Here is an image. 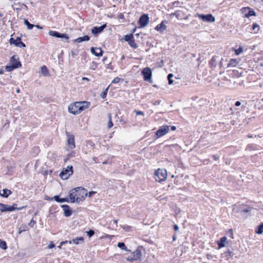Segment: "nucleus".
Masks as SVG:
<instances>
[{"label":"nucleus","mask_w":263,"mask_h":263,"mask_svg":"<svg viewBox=\"0 0 263 263\" xmlns=\"http://www.w3.org/2000/svg\"><path fill=\"white\" fill-rule=\"evenodd\" d=\"M90 102H77L69 106L68 111L73 115L78 114L88 108Z\"/></svg>","instance_id":"f257e3e1"},{"label":"nucleus","mask_w":263,"mask_h":263,"mask_svg":"<svg viewBox=\"0 0 263 263\" xmlns=\"http://www.w3.org/2000/svg\"><path fill=\"white\" fill-rule=\"evenodd\" d=\"M87 195V190L82 187H76L69 192V197H86Z\"/></svg>","instance_id":"f03ea898"},{"label":"nucleus","mask_w":263,"mask_h":263,"mask_svg":"<svg viewBox=\"0 0 263 263\" xmlns=\"http://www.w3.org/2000/svg\"><path fill=\"white\" fill-rule=\"evenodd\" d=\"M73 173V167L72 165H69L66 168H64L60 173V177L63 180H66L72 175Z\"/></svg>","instance_id":"7ed1b4c3"},{"label":"nucleus","mask_w":263,"mask_h":263,"mask_svg":"<svg viewBox=\"0 0 263 263\" xmlns=\"http://www.w3.org/2000/svg\"><path fill=\"white\" fill-rule=\"evenodd\" d=\"M234 212L240 213L243 219H246L248 215L247 213L250 211V209L246 208L243 205H237L233 209Z\"/></svg>","instance_id":"20e7f679"},{"label":"nucleus","mask_w":263,"mask_h":263,"mask_svg":"<svg viewBox=\"0 0 263 263\" xmlns=\"http://www.w3.org/2000/svg\"><path fill=\"white\" fill-rule=\"evenodd\" d=\"M156 180L158 182L164 181L167 178V172L165 169L159 168L155 173Z\"/></svg>","instance_id":"39448f33"},{"label":"nucleus","mask_w":263,"mask_h":263,"mask_svg":"<svg viewBox=\"0 0 263 263\" xmlns=\"http://www.w3.org/2000/svg\"><path fill=\"white\" fill-rule=\"evenodd\" d=\"M1 209L0 210L2 212L6 211H12L15 209L21 210L24 208L26 207V205H23L21 207H17L16 204H14L12 205H9L7 204H0Z\"/></svg>","instance_id":"423d86ee"},{"label":"nucleus","mask_w":263,"mask_h":263,"mask_svg":"<svg viewBox=\"0 0 263 263\" xmlns=\"http://www.w3.org/2000/svg\"><path fill=\"white\" fill-rule=\"evenodd\" d=\"M85 198H54L55 200L58 202H66L68 203H79L82 202Z\"/></svg>","instance_id":"0eeeda50"},{"label":"nucleus","mask_w":263,"mask_h":263,"mask_svg":"<svg viewBox=\"0 0 263 263\" xmlns=\"http://www.w3.org/2000/svg\"><path fill=\"white\" fill-rule=\"evenodd\" d=\"M197 15L201 18L203 21L209 22V23H213L215 21V17L211 14H208L206 15L201 14H197Z\"/></svg>","instance_id":"6e6552de"},{"label":"nucleus","mask_w":263,"mask_h":263,"mask_svg":"<svg viewBox=\"0 0 263 263\" xmlns=\"http://www.w3.org/2000/svg\"><path fill=\"white\" fill-rule=\"evenodd\" d=\"M170 130L168 126H163L161 127L156 132V135L159 138L165 135Z\"/></svg>","instance_id":"1a4fd4ad"},{"label":"nucleus","mask_w":263,"mask_h":263,"mask_svg":"<svg viewBox=\"0 0 263 263\" xmlns=\"http://www.w3.org/2000/svg\"><path fill=\"white\" fill-rule=\"evenodd\" d=\"M149 21V17L147 14H143L139 20V23L141 27L146 26Z\"/></svg>","instance_id":"9d476101"},{"label":"nucleus","mask_w":263,"mask_h":263,"mask_svg":"<svg viewBox=\"0 0 263 263\" xmlns=\"http://www.w3.org/2000/svg\"><path fill=\"white\" fill-rule=\"evenodd\" d=\"M66 135L68 137V147L71 149L74 148L76 146L74 136L70 135L68 132H66Z\"/></svg>","instance_id":"9b49d317"},{"label":"nucleus","mask_w":263,"mask_h":263,"mask_svg":"<svg viewBox=\"0 0 263 263\" xmlns=\"http://www.w3.org/2000/svg\"><path fill=\"white\" fill-rule=\"evenodd\" d=\"M48 33L49 35L58 38H64L66 40H68L69 39V37L66 34L60 33L55 31L50 30Z\"/></svg>","instance_id":"f8f14e48"},{"label":"nucleus","mask_w":263,"mask_h":263,"mask_svg":"<svg viewBox=\"0 0 263 263\" xmlns=\"http://www.w3.org/2000/svg\"><path fill=\"white\" fill-rule=\"evenodd\" d=\"M142 73L144 76L145 81H148L151 79L152 73L150 68L147 67L144 68L142 71Z\"/></svg>","instance_id":"ddd939ff"},{"label":"nucleus","mask_w":263,"mask_h":263,"mask_svg":"<svg viewBox=\"0 0 263 263\" xmlns=\"http://www.w3.org/2000/svg\"><path fill=\"white\" fill-rule=\"evenodd\" d=\"M125 40L126 41L128 42V44L132 47L135 48L137 47V46L134 42V39L133 35L132 34L126 35L125 36Z\"/></svg>","instance_id":"4468645a"},{"label":"nucleus","mask_w":263,"mask_h":263,"mask_svg":"<svg viewBox=\"0 0 263 263\" xmlns=\"http://www.w3.org/2000/svg\"><path fill=\"white\" fill-rule=\"evenodd\" d=\"M106 27V24H104L100 27H94L91 29V33L95 35H97L99 33L101 32L104 28Z\"/></svg>","instance_id":"2eb2a0df"},{"label":"nucleus","mask_w":263,"mask_h":263,"mask_svg":"<svg viewBox=\"0 0 263 263\" xmlns=\"http://www.w3.org/2000/svg\"><path fill=\"white\" fill-rule=\"evenodd\" d=\"M166 23H167V22L166 21H162L161 23V24L157 25L155 27V30H156L158 31H159L160 32H163L166 29Z\"/></svg>","instance_id":"dca6fc26"},{"label":"nucleus","mask_w":263,"mask_h":263,"mask_svg":"<svg viewBox=\"0 0 263 263\" xmlns=\"http://www.w3.org/2000/svg\"><path fill=\"white\" fill-rule=\"evenodd\" d=\"M242 13L245 14L246 17H249L251 16L255 15V12L250 10L249 8H243L242 9Z\"/></svg>","instance_id":"f3484780"},{"label":"nucleus","mask_w":263,"mask_h":263,"mask_svg":"<svg viewBox=\"0 0 263 263\" xmlns=\"http://www.w3.org/2000/svg\"><path fill=\"white\" fill-rule=\"evenodd\" d=\"M18 58L16 55H13L11 57L10 60V64L13 65L14 66H17L18 68L21 66V63L18 61Z\"/></svg>","instance_id":"a211bd4d"},{"label":"nucleus","mask_w":263,"mask_h":263,"mask_svg":"<svg viewBox=\"0 0 263 263\" xmlns=\"http://www.w3.org/2000/svg\"><path fill=\"white\" fill-rule=\"evenodd\" d=\"M61 207L62 208L64 212V215L66 217H69L71 215V210L70 209V207L65 204H63L61 205Z\"/></svg>","instance_id":"6ab92c4d"},{"label":"nucleus","mask_w":263,"mask_h":263,"mask_svg":"<svg viewBox=\"0 0 263 263\" xmlns=\"http://www.w3.org/2000/svg\"><path fill=\"white\" fill-rule=\"evenodd\" d=\"M91 51L92 53L94 54L96 56L99 57L102 55V51L99 48H91Z\"/></svg>","instance_id":"aec40b11"},{"label":"nucleus","mask_w":263,"mask_h":263,"mask_svg":"<svg viewBox=\"0 0 263 263\" xmlns=\"http://www.w3.org/2000/svg\"><path fill=\"white\" fill-rule=\"evenodd\" d=\"M11 191L7 189L0 191V195L3 197H8L11 193Z\"/></svg>","instance_id":"412c9836"},{"label":"nucleus","mask_w":263,"mask_h":263,"mask_svg":"<svg viewBox=\"0 0 263 263\" xmlns=\"http://www.w3.org/2000/svg\"><path fill=\"white\" fill-rule=\"evenodd\" d=\"M227 238L223 236L220 238V240L218 241V245L219 248L224 247L225 246V242L227 241Z\"/></svg>","instance_id":"4be33fe9"},{"label":"nucleus","mask_w":263,"mask_h":263,"mask_svg":"<svg viewBox=\"0 0 263 263\" xmlns=\"http://www.w3.org/2000/svg\"><path fill=\"white\" fill-rule=\"evenodd\" d=\"M90 39L89 36L88 35H85L83 37H80L74 40V42L81 43L83 41H87Z\"/></svg>","instance_id":"5701e85b"},{"label":"nucleus","mask_w":263,"mask_h":263,"mask_svg":"<svg viewBox=\"0 0 263 263\" xmlns=\"http://www.w3.org/2000/svg\"><path fill=\"white\" fill-rule=\"evenodd\" d=\"M238 64V62L236 59H231L228 64V67H235Z\"/></svg>","instance_id":"b1692460"},{"label":"nucleus","mask_w":263,"mask_h":263,"mask_svg":"<svg viewBox=\"0 0 263 263\" xmlns=\"http://www.w3.org/2000/svg\"><path fill=\"white\" fill-rule=\"evenodd\" d=\"M41 71L42 74L46 77L49 75V71L46 66H43L41 67Z\"/></svg>","instance_id":"393cba45"},{"label":"nucleus","mask_w":263,"mask_h":263,"mask_svg":"<svg viewBox=\"0 0 263 263\" xmlns=\"http://www.w3.org/2000/svg\"><path fill=\"white\" fill-rule=\"evenodd\" d=\"M133 256L135 257L136 259H140L141 256V253L139 250H136L134 253Z\"/></svg>","instance_id":"a878e982"},{"label":"nucleus","mask_w":263,"mask_h":263,"mask_svg":"<svg viewBox=\"0 0 263 263\" xmlns=\"http://www.w3.org/2000/svg\"><path fill=\"white\" fill-rule=\"evenodd\" d=\"M255 232L257 234H261L263 233V223H261L259 226H258Z\"/></svg>","instance_id":"bb28decb"},{"label":"nucleus","mask_w":263,"mask_h":263,"mask_svg":"<svg viewBox=\"0 0 263 263\" xmlns=\"http://www.w3.org/2000/svg\"><path fill=\"white\" fill-rule=\"evenodd\" d=\"M24 24L27 26V29L29 30L32 29L34 26V25L30 24L27 20L25 19L24 20Z\"/></svg>","instance_id":"cd10ccee"},{"label":"nucleus","mask_w":263,"mask_h":263,"mask_svg":"<svg viewBox=\"0 0 263 263\" xmlns=\"http://www.w3.org/2000/svg\"><path fill=\"white\" fill-rule=\"evenodd\" d=\"M15 68H17V66H14L12 64H10L9 65H7L6 66V68H5L6 70L7 71H11L13 70L14 69H15Z\"/></svg>","instance_id":"c85d7f7f"},{"label":"nucleus","mask_w":263,"mask_h":263,"mask_svg":"<svg viewBox=\"0 0 263 263\" xmlns=\"http://www.w3.org/2000/svg\"><path fill=\"white\" fill-rule=\"evenodd\" d=\"M108 116L109 121H108V123H107V127H108V128H110L112 127L113 123H112V122L111 121V115L109 114Z\"/></svg>","instance_id":"c756f323"},{"label":"nucleus","mask_w":263,"mask_h":263,"mask_svg":"<svg viewBox=\"0 0 263 263\" xmlns=\"http://www.w3.org/2000/svg\"><path fill=\"white\" fill-rule=\"evenodd\" d=\"M9 42L11 45L14 44L16 46V44L18 43V38L16 40H14L13 38L11 37L9 40Z\"/></svg>","instance_id":"7c9ffc66"},{"label":"nucleus","mask_w":263,"mask_h":263,"mask_svg":"<svg viewBox=\"0 0 263 263\" xmlns=\"http://www.w3.org/2000/svg\"><path fill=\"white\" fill-rule=\"evenodd\" d=\"M84 240L83 238L82 237H77L75 239H73V242L75 243V244H78L79 243V241H83Z\"/></svg>","instance_id":"2f4dec72"},{"label":"nucleus","mask_w":263,"mask_h":263,"mask_svg":"<svg viewBox=\"0 0 263 263\" xmlns=\"http://www.w3.org/2000/svg\"><path fill=\"white\" fill-rule=\"evenodd\" d=\"M0 248L4 250L7 249V245L5 241L0 240Z\"/></svg>","instance_id":"473e14b6"},{"label":"nucleus","mask_w":263,"mask_h":263,"mask_svg":"<svg viewBox=\"0 0 263 263\" xmlns=\"http://www.w3.org/2000/svg\"><path fill=\"white\" fill-rule=\"evenodd\" d=\"M173 77V74L172 73H170L167 76V79L168 81L169 84H172L173 83V81L172 78Z\"/></svg>","instance_id":"72a5a7b5"},{"label":"nucleus","mask_w":263,"mask_h":263,"mask_svg":"<svg viewBox=\"0 0 263 263\" xmlns=\"http://www.w3.org/2000/svg\"><path fill=\"white\" fill-rule=\"evenodd\" d=\"M108 89V87H107L105 90H104V91L101 92L100 96L102 99H104L106 98Z\"/></svg>","instance_id":"f704fd0d"},{"label":"nucleus","mask_w":263,"mask_h":263,"mask_svg":"<svg viewBox=\"0 0 263 263\" xmlns=\"http://www.w3.org/2000/svg\"><path fill=\"white\" fill-rule=\"evenodd\" d=\"M259 26L256 24H254L253 25L252 29L254 30L255 33H257L259 30Z\"/></svg>","instance_id":"c9c22d12"},{"label":"nucleus","mask_w":263,"mask_h":263,"mask_svg":"<svg viewBox=\"0 0 263 263\" xmlns=\"http://www.w3.org/2000/svg\"><path fill=\"white\" fill-rule=\"evenodd\" d=\"M118 247L123 250H126V247L123 242H119L118 243Z\"/></svg>","instance_id":"e433bc0d"},{"label":"nucleus","mask_w":263,"mask_h":263,"mask_svg":"<svg viewBox=\"0 0 263 263\" xmlns=\"http://www.w3.org/2000/svg\"><path fill=\"white\" fill-rule=\"evenodd\" d=\"M18 43L16 44V46L22 47H25V44H24L21 41V39L18 37Z\"/></svg>","instance_id":"4c0bfd02"},{"label":"nucleus","mask_w":263,"mask_h":263,"mask_svg":"<svg viewBox=\"0 0 263 263\" xmlns=\"http://www.w3.org/2000/svg\"><path fill=\"white\" fill-rule=\"evenodd\" d=\"M121 227L126 232L129 231L131 228L130 226L127 225L122 226Z\"/></svg>","instance_id":"58836bf2"},{"label":"nucleus","mask_w":263,"mask_h":263,"mask_svg":"<svg viewBox=\"0 0 263 263\" xmlns=\"http://www.w3.org/2000/svg\"><path fill=\"white\" fill-rule=\"evenodd\" d=\"M123 81V79H121L118 77H116L115 78V79H114V80L112 81V83H119L120 81Z\"/></svg>","instance_id":"ea45409f"},{"label":"nucleus","mask_w":263,"mask_h":263,"mask_svg":"<svg viewBox=\"0 0 263 263\" xmlns=\"http://www.w3.org/2000/svg\"><path fill=\"white\" fill-rule=\"evenodd\" d=\"M242 52H243V48H242V47H239L238 49L235 50V53L237 55L240 54Z\"/></svg>","instance_id":"a19ab883"},{"label":"nucleus","mask_w":263,"mask_h":263,"mask_svg":"<svg viewBox=\"0 0 263 263\" xmlns=\"http://www.w3.org/2000/svg\"><path fill=\"white\" fill-rule=\"evenodd\" d=\"M86 233H87V235H88V236L89 237H90L92 236H93L94 235V234H95L94 231L91 230H90L89 231H87Z\"/></svg>","instance_id":"79ce46f5"},{"label":"nucleus","mask_w":263,"mask_h":263,"mask_svg":"<svg viewBox=\"0 0 263 263\" xmlns=\"http://www.w3.org/2000/svg\"><path fill=\"white\" fill-rule=\"evenodd\" d=\"M228 235H229L230 237L233 239L234 237H233V230L232 229H229L228 232Z\"/></svg>","instance_id":"37998d69"},{"label":"nucleus","mask_w":263,"mask_h":263,"mask_svg":"<svg viewBox=\"0 0 263 263\" xmlns=\"http://www.w3.org/2000/svg\"><path fill=\"white\" fill-rule=\"evenodd\" d=\"M36 223V222L35 221L33 220H31L30 221V222L29 223L28 225L31 227H33V226H34V224Z\"/></svg>","instance_id":"c03bdc74"},{"label":"nucleus","mask_w":263,"mask_h":263,"mask_svg":"<svg viewBox=\"0 0 263 263\" xmlns=\"http://www.w3.org/2000/svg\"><path fill=\"white\" fill-rule=\"evenodd\" d=\"M88 194L89 197H90L92 196L96 195L97 194V193L95 191H91V192H89V193H88Z\"/></svg>","instance_id":"a18cd8bd"},{"label":"nucleus","mask_w":263,"mask_h":263,"mask_svg":"<svg viewBox=\"0 0 263 263\" xmlns=\"http://www.w3.org/2000/svg\"><path fill=\"white\" fill-rule=\"evenodd\" d=\"M127 260L129 261H133L134 260H137V259H136L135 257H134V256H133V257L129 256L127 258Z\"/></svg>","instance_id":"49530a36"},{"label":"nucleus","mask_w":263,"mask_h":263,"mask_svg":"<svg viewBox=\"0 0 263 263\" xmlns=\"http://www.w3.org/2000/svg\"><path fill=\"white\" fill-rule=\"evenodd\" d=\"M134 112H136L137 115H142L144 116V113L141 111H137V110H134Z\"/></svg>","instance_id":"de8ad7c7"},{"label":"nucleus","mask_w":263,"mask_h":263,"mask_svg":"<svg viewBox=\"0 0 263 263\" xmlns=\"http://www.w3.org/2000/svg\"><path fill=\"white\" fill-rule=\"evenodd\" d=\"M68 156L70 158L73 157L75 156V152L74 151H72L68 155Z\"/></svg>","instance_id":"09e8293b"},{"label":"nucleus","mask_w":263,"mask_h":263,"mask_svg":"<svg viewBox=\"0 0 263 263\" xmlns=\"http://www.w3.org/2000/svg\"><path fill=\"white\" fill-rule=\"evenodd\" d=\"M55 247V245L54 244H53L52 242H51L50 245H49L48 246V249H51V248H53Z\"/></svg>","instance_id":"8fccbe9b"},{"label":"nucleus","mask_w":263,"mask_h":263,"mask_svg":"<svg viewBox=\"0 0 263 263\" xmlns=\"http://www.w3.org/2000/svg\"><path fill=\"white\" fill-rule=\"evenodd\" d=\"M160 102H161L160 101H158H158H155L153 103V105H159L160 104Z\"/></svg>","instance_id":"3c124183"},{"label":"nucleus","mask_w":263,"mask_h":263,"mask_svg":"<svg viewBox=\"0 0 263 263\" xmlns=\"http://www.w3.org/2000/svg\"><path fill=\"white\" fill-rule=\"evenodd\" d=\"M241 102L240 101H236L235 105L236 106H239L241 105Z\"/></svg>","instance_id":"603ef678"},{"label":"nucleus","mask_w":263,"mask_h":263,"mask_svg":"<svg viewBox=\"0 0 263 263\" xmlns=\"http://www.w3.org/2000/svg\"><path fill=\"white\" fill-rule=\"evenodd\" d=\"M212 157L215 160H217L219 159V157L216 155H213Z\"/></svg>","instance_id":"864d4df0"},{"label":"nucleus","mask_w":263,"mask_h":263,"mask_svg":"<svg viewBox=\"0 0 263 263\" xmlns=\"http://www.w3.org/2000/svg\"><path fill=\"white\" fill-rule=\"evenodd\" d=\"M174 229L175 231H177L178 230L179 228H178L177 225L175 224V225L174 226Z\"/></svg>","instance_id":"5fc2aeb1"},{"label":"nucleus","mask_w":263,"mask_h":263,"mask_svg":"<svg viewBox=\"0 0 263 263\" xmlns=\"http://www.w3.org/2000/svg\"><path fill=\"white\" fill-rule=\"evenodd\" d=\"M66 242H67V241H62V242H61V243H60V245L58 247V248H61V246H62L63 244L65 243H66Z\"/></svg>","instance_id":"6e6d98bb"},{"label":"nucleus","mask_w":263,"mask_h":263,"mask_svg":"<svg viewBox=\"0 0 263 263\" xmlns=\"http://www.w3.org/2000/svg\"><path fill=\"white\" fill-rule=\"evenodd\" d=\"M70 158L67 155L65 159H64V161L65 162H66L68 159H69Z\"/></svg>","instance_id":"4d7b16f0"},{"label":"nucleus","mask_w":263,"mask_h":263,"mask_svg":"<svg viewBox=\"0 0 263 263\" xmlns=\"http://www.w3.org/2000/svg\"><path fill=\"white\" fill-rule=\"evenodd\" d=\"M176 126H172V127H171V129H172V130H176Z\"/></svg>","instance_id":"13d9d810"},{"label":"nucleus","mask_w":263,"mask_h":263,"mask_svg":"<svg viewBox=\"0 0 263 263\" xmlns=\"http://www.w3.org/2000/svg\"><path fill=\"white\" fill-rule=\"evenodd\" d=\"M82 80H84V81H89V79L87 78H85V77H83L82 78Z\"/></svg>","instance_id":"bf43d9fd"},{"label":"nucleus","mask_w":263,"mask_h":263,"mask_svg":"<svg viewBox=\"0 0 263 263\" xmlns=\"http://www.w3.org/2000/svg\"><path fill=\"white\" fill-rule=\"evenodd\" d=\"M34 27H36L37 28L40 29H42V27L40 26L39 25H35Z\"/></svg>","instance_id":"052dcab7"},{"label":"nucleus","mask_w":263,"mask_h":263,"mask_svg":"<svg viewBox=\"0 0 263 263\" xmlns=\"http://www.w3.org/2000/svg\"><path fill=\"white\" fill-rule=\"evenodd\" d=\"M176 235H174L173 236V241H175V240H176Z\"/></svg>","instance_id":"680f3d73"},{"label":"nucleus","mask_w":263,"mask_h":263,"mask_svg":"<svg viewBox=\"0 0 263 263\" xmlns=\"http://www.w3.org/2000/svg\"><path fill=\"white\" fill-rule=\"evenodd\" d=\"M173 14L175 15L178 18H179V14H178L176 12L174 13Z\"/></svg>","instance_id":"e2e57ef3"},{"label":"nucleus","mask_w":263,"mask_h":263,"mask_svg":"<svg viewBox=\"0 0 263 263\" xmlns=\"http://www.w3.org/2000/svg\"><path fill=\"white\" fill-rule=\"evenodd\" d=\"M4 73V71L2 69H0V74H3Z\"/></svg>","instance_id":"0e129e2a"},{"label":"nucleus","mask_w":263,"mask_h":263,"mask_svg":"<svg viewBox=\"0 0 263 263\" xmlns=\"http://www.w3.org/2000/svg\"><path fill=\"white\" fill-rule=\"evenodd\" d=\"M178 3H179L178 2H175L173 3V5L175 6L176 4H177Z\"/></svg>","instance_id":"69168bd1"},{"label":"nucleus","mask_w":263,"mask_h":263,"mask_svg":"<svg viewBox=\"0 0 263 263\" xmlns=\"http://www.w3.org/2000/svg\"><path fill=\"white\" fill-rule=\"evenodd\" d=\"M248 138H252L253 137V136L252 135H248Z\"/></svg>","instance_id":"338daca9"},{"label":"nucleus","mask_w":263,"mask_h":263,"mask_svg":"<svg viewBox=\"0 0 263 263\" xmlns=\"http://www.w3.org/2000/svg\"><path fill=\"white\" fill-rule=\"evenodd\" d=\"M114 222L116 224H117V222H118V220H114Z\"/></svg>","instance_id":"774afa93"}]
</instances>
